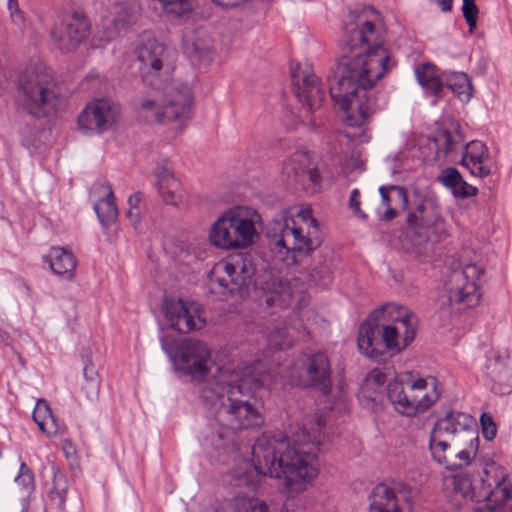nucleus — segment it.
I'll use <instances>...</instances> for the list:
<instances>
[{"label":"nucleus","mask_w":512,"mask_h":512,"mask_svg":"<svg viewBox=\"0 0 512 512\" xmlns=\"http://www.w3.org/2000/svg\"><path fill=\"white\" fill-rule=\"evenodd\" d=\"M199 391L202 401L214 410V417L201 429L200 444L206 454L221 464L240 456L243 431L264 423L263 406L253 391L264 386L254 366L239 372L220 367Z\"/></svg>","instance_id":"nucleus-1"},{"label":"nucleus","mask_w":512,"mask_h":512,"mask_svg":"<svg viewBox=\"0 0 512 512\" xmlns=\"http://www.w3.org/2000/svg\"><path fill=\"white\" fill-rule=\"evenodd\" d=\"M342 50L335 74L328 77L329 93L344 113L346 125L359 128L375 111L369 90L395 66V61L377 42L371 21L346 29Z\"/></svg>","instance_id":"nucleus-2"},{"label":"nucleus","mask_w":512,"mask_h":512,"mask_svg":"<svg viewBox=\"0 0 512 512\" xmlns=\"http://www.w3.org/2000/svg\"><path fill=\"white\" fill-rule=\"evenodd\" d=\"M252 464L244 463L232 475L231 483L238 488L254 491L262 476L283 478L288 497L304 491L318 475L313 449L301 450L290 445L280 432L263 433L251 447Z\"/></svg>","instance_id":"nucleus-3"},{"label":"nucleus","mask_w":512,"mask_h":512,"mask_svg":"<svg viewBox=\"0 0 512 512\" xmlns=\"http://www.w3.org/2000/svg\"><path fill=\"white\" fill-rule=\"evenodd\" d=\"M417 323V317L404 306L390 303L375 309L359 327L358 350L376 362L393 357L414 341Z\"/></svg>","instance_id":"nucleus-4"},{"label":"nucleus","mask_w":512,"mask_h":512,"mask_svg":"<svg viewBox=\"0 0 512 512\" xmlns=\"http://www.w3.org/2000/svg\"><path fill=\"white\" fill-rule=\"evenodd\" d=\"M273 250L288 264H298L315 252L323 242V233L310 209H301L295 217L286 213L273 219L266 231Z\"/></svg>","instance_id":"nucleus-5"},{"label":"nucleus","mask_w":512,"mask_h":512,"mask_svg":"<svg viewBox=\"0 0 512 512\" xmlns=\"http://www.w3.org/2000/svg\"><path fill=\"white\" fill-rule=\"evenodd\" d=\"M18 89L24 110L36 118L54 115L61 105L60 88L52 70L43 63H36L22 72Z\"/></svg>","instance_id":"nucleus-6"},{"label":"nucleus","mask_w":512,"mask_h":512,"mask_svg":"<svg viewBox=\"0 0 512 512\" xmlns=\"http://www.w3.org/2000/svg\"><path fill=\"white\" fill-rule=\"evenodd\" d=\"M255 266L247 253H240L217 262L208 274L207 293L216 300L244 296L253 282Z\"/></svg>","instance_id":"nucleus-7"},{"label":"nucleus","mask_w":512,"mask_h":512,"mask_svg":"<svg viewBox=\"0 0 512 512\" xmlns=\"http://www.w3.org/2000/svg\"><path fill=\"white\" fill-rule=\"evenodd\" d=\"M161 102L144 100L139 108V117L149 124H162L171 121L185 122L192 116L193 96L191 88L184 83L174 82L163 85Z\"/></svg>","instance_id":"nucleus-8"},{"label":"nucleus","mask_w":512,"mask_h":512,"mask_svg":"<svg viewBox=\"0 0 512 512\" xmlns=\"http://www.w3.org/2000/svg\"><path fill=\"white\" fill-rule=\"evenodd\" d=\"M438 384V380L432 376L409 381L407 385L413 394L408 395L403 383L394 380L387 385V397L397 412L412 417L427 411L436 403L441 394Z\"/></svg>","instance_id":"nucleus-9"},{"label":"nucleus","mask_w":512,"mask_h":512,"mask_svg":"<svg viewBox=\"0 0 512 512\" xmlns=\"http://www.w3.org/2000/svg\"><path fill=\"white\" fill-rule=\"evenodd\" d=\"M160 343L165 353L173 360L175 369L190 377L193 382L200 383L204 380L215 365L210 349L200 340L185 338L180 341L174 352L167 337H161Z\"/></svg>","instance_id":"nucleus-10"},{"label":"nucleus","mask_w":512,"mask_h":512,"mask_svg":"<svg viewBox=\"0 0 512 512\" xmlns=\"http://www.w3.org/2000/svg\"><path fill=\"white\" fill-rule=\"evenodd\" d=\"M405 222L410 232L425 240L441 241L447 236L441 206L434 197H417L412 200Z\"/></svg>","instance_id":"nucleus-11"},{"label":"nucleus","mask_w":512,"mask_h":512,"mask_svg":"<svg viewBox=\"0 0 512 512\" xmlns=\"http://www.w3.org/2000/svg\"><path fill=\"white\" fill-rule=\"evenodd\" d=\"M165 52L166 47L155 39H148L136 48L139 72L144 85L153 89L166 85L171 68L169 64H165Z\"/></svg>","instance_id":"nucleus-12"},{"label":"nucleus","mask_w":512,"mask_h":512,"mask_svg":"<svg viewBox=\"0 0 512 512\" xmlns=\"http://www.w3.org/2000/svg\"><path fill=\"white\" fill-rule=\"evenodd\" d=\"M90 23L84 13L73 11L59 15L50 36L62 51L75 49L89 34Z\"/></svg>","instance_id":"nucleus-13"},{"label":"nucleus","mask_w":512,"mask_h":512,"mask_svg":"<svg viewBox=\"0 0 512 512\" xmlns=\"http://www.w3.org/2000/svg\"><path fill=\"white\" fill-rule=\"evenodd\" d=\"M483 269L476 264H468L463 269L451 273L452 286L447 288L450 305L463 304L467 308L478 305L480 294L476 281L483 274Z\"/></svg>","instance_id":"nucleus-14"},{"label":"nucleus","mask_w":512,"mask_h":512,"mask_svg":"<svg viewBox=\"0 0 512 512\" xmlns=\"http://www.w3.org/2000/svg\"><path fill=\"white\" fill-rule=\"evenodd\" d=\"M120 113L119 104L103 98L88 103L78 116V127L85 133L101 134L111 128Z\"/></svg>","instance_id":"nucleus-15"},{"label":"nucleus","mask_w":512,"mask_h":512,"mask_svg":"<svg viewBox=\"0 0 512 512\" xmlns=\"http://www.w3.org/2000/svg\"><path fill=\"white\" fill-rule=\"evenodd\" d=\"M299 385L316 388L327 394L331 390V365L328 355L318 351L306 355L301 361Z\"/></svg>","instance_id":"nucleus-16"},{"label":"nucleus","mask_w":512,"mask_h":512,"mask_svg":"<svg viewBox=\"0 0 512 512\" xmlns=\"http://www.w3.org/2000/svg\"><path fill=\"white\" fill-rule=\"evenodd\" d=\"M292 89L297 99L310 112L318 110L325 99L320 79L309 70L300 72V65L291 66Z\"/></svg>","instance_id":"nucleus-17"},{"label":"nucleus","mask_w":512,"mask_h":512,"mask_svg":"<svg viewBox=\"0 0 512 512\" xmlns=\"http://www.w3.org/2000/svg\"><path fill=\"white\" fill-rule=\"evenodd\" d=\"M163 312L169 325L180 333H189L200 329L204 323L200 318V309L196 303L187 304L181 299L165 298Z\"/></svg>","instance_id":"nucleus-18"},{"label":"nucleus","mask_w":512,"mask_h":512,"mask_svg":"<svg viewBox=\"0 0 512 512\" xmlns=\"http://www.w3.org/2000/svg\"><path fill=\"white\" fill-rule=\"evenodd\" d=\"M227 221L238 248H246L253 243L257 231L255 224L260 215L247 206H236L226 211Z\"/></svg>","instance_id":"nucleus-19"},{"label":"nucleus","mask_w":512,"mask_h":512,"mask_svg":"<svg viewBox=\"0 0 512 512\" xmlns=\"http://www.w3.org/2000/svg\"><path fill=\"white\" fill-rule=\"evenodd\" d=\"M434 426L439 431H444V434L451 436L452 442L455 443L479 435L475 418L458 410L447 411L444 416L437 419Z\"/></svg>","instance_id":"nucleus-20"},{"label":"nucleus","mask_w":512,"mask_h":512,"mask_svg":"<svg viewBox=\"0 0 512 512\" xmlns=\"http://www.w3.org/2000/svg\"><path fill=\"white\" fill-rule=\"evenodd\" d=\"M326 414L315 415L305 420L293 433L292 441L297 446L311 444L317 451H322V446L328 441Z\"/></svg>","instance_id":"nucleus-21"},{"label":"nucleus","mask_w":512,"mask_h":512,"mask_svg":"<svg viewBox=\"0 0 512 512\" xmlns=\"http://www.w3.org/2000/svg\"><path fill=\"white\" fill-rule=\"evenodd\" d=\"M378 191L381 196V203L386 207V210L379 214L380 220L391 221L409 209L412 201L409 199L408 190L404 186L383 185L379 187Z\"/></svg>","instance_id":"nucleus-22"},{"label":"nucleus","mask_w":512,"mask_h":512,"mask_svg":"<svg viewBox=\"0 0 512 512\" xmlns=\"http://www.w3.org/2000/svg\"><path fill=\"white\" fill-rule=\"evenodd\" d=\"M406 498V493L400 489L380 483L370 494V512H402L400 502Z\"/></svg>","instance_id":"nucleus-23"},{"label":"nucleus","mask_w":512,"mask_h":512,"mask_svg":"<svg viewBox=\"0 0 512 512\" xmlns=\"http://www.w3.org/2000/svg\"><path fill=\"white\" fill-rule=\"evenodd\" d=\"M485 385L492 393L505 396L512 392V367L504 364L499 357L487 365Z\"/></svg>","instance_id":"nucleus-24"},{"label":"nucleus","mask_w":512,"mask_h":512,"mask_svg":"<svg viewBox=\"0 0 512 512\" xmlns=\"http://www.w3.org/2000/svg\"><path fill=\"white\" fill-rule=\"evenodd\" d=\"M292 293L287 281L271 277L260 288L259 301L267 308L284 309L291 303Z\"/></svg>","instance_id":"nucleus-25"},{"label":"nucleus","mask_w":512,"mask_h":512,"mask_svg":"<svg viewBox=\"0 0 512 512\" xmlns=\"http://www.w3.org/2000/svg\"><path fill=\"white\" fill-rule=\"evenodd\" d=\"M489 153L487 146L479 140H473L465 146V151L461 159V165L467 167L471 174L484 178L491 172L487 164Z\"/></svg>","instance_id":"nucleus-26"},{"label":"nucleus","mask_w":512,"mask_h":512,"mask_svg":"<svg viewBox=\"0 0 512 512\" xmlns=\"http://www.w3.org/2000/svg\"><path fill=\"white\" fill-rule=\"evenodd\" d=\"M43 261L48 264L53 274L69 281L74 278L77 259L72 252L62 247H52L43 257Z\"/></svg>","instance_id":"nucleus-27"},{"label":"nucleus","mask_w":512,"mask_h":512,"mask_svg":"<svg viewBox=\"0 0 512 512\" xmlns=\"http://www.w3.org/2000/svg\"><path fill=\"white\" fill-rule=\"evenodd\" d=\"M437 181L457 199H468L478 193L477 187L467 183L455 167L442 169L437 176Z\"/></svg>","instance_id":"nucleus-28"},{"label":"nucleus","mask_w":512,"mask_h":512,"mask_svg":"<svg viewBox=\"0 0 512 512\" xmlns=\"http://www.w3.org/2000/svg\"><path fill=\"white\" fill-rule=\"evenodd\" d=\"M415 76L420 86L436 98L442 97L444 88L443 73H440L438 68L431 63H422L415 67Z\"/></svg>","instance_id":"nucleus-29"},{"label":"nucleus","mask_w":512,"mask_h":512,"mask_svg":"<svg viewBox=\"0 0 512 512\" xmlns=\"http://www.w3.org/2000/svg\"><path fill=\"white\" fill-rule=\"evenodd\" d=\"M157 187L160 196L166 204L176 205L180 195L181 183L165 166H158L156 173Z\"/></svg>","instance_id":"nucleus-30"},{"label":"nucleus","mask_w":512,"mask_h":512,"mask_svg":"<svg viewBox=\"0 0 512 512\" xmlns=\"http://www.w3.org/2000/svg\"><path fill=\"white\" fill-rule=\"evenodd\" d=\"M439 431L436 426L433 429L429 437V450L432 458L439 464L445 465L447 469L456 467V463L449 459L448 452L451 450V436Z\"/></svg>","instance_id":"nucleus-31"},{"label":"nucleus","mask_w":512,"mask_h":512,"mask_svg":"<svg viewBox=\"0 0 512 512\" xmlns=\"http://www.w3.org/2000/svg\"><path fill=\"white\" fill-rule=\"evenodd\" d=\"M209 239L215 247L220 249L228 250L238 248L229 226V221H227L226 212L223 213L212 225L209 233Z\"/></svg>","instance_id":"nucleus-32"},{"label":"nucleus","mask_w":512,"mask_h":512,"mask_svg":"<svg viewBox=\"0 0 512 512\" xmlns=\"http://www.w3.org/2000/svg\"><path fill=\"white\" fill-rule=\"evenodd\" d=\"M101 188L104 189L105 195L98 202L94 203L93 207L100 223L105 227H109L115 222L118 210L111 186L105 183L101 185Z\"/></svg>","instance_id":"nucleus-33"},{"label":"nucleus","mask_w":512,"mask_h":512,"mask_svg":"<svg viewBox=\"0 0 512 512\" xmlns=\"http://www.w3.org/2000/svg\"><path fill=\"white\" fill-rule=\"evenodd\" d=\"M32 417L39 429L49 437L58 433L59 424L45 400L37 401Z\"/></svg>","instance_id":"nucleus-34"},{"label":"nucleus","mask_w":512,"mask_h":512,"mask_svg":"<svg viewBox=\"0 0 512 512\" xmlns=\"http://www.w3.org/2000/svg\"><path fill=\"white\" fill-rule=\"evenodd\" d=\"M52 488L48 492L51 504L63 512L67 499L68 481L66 475L57 467L52 466Z\"/></svg>","instance_id":"nucleus-35"},{"label":"nucleus","mask_w":512,"mask_h":512,"mask_svg":"<svg viewBox=\"0 0 512 512\" xmlns=\"http://www.w3.org/2000/svg\"><path fill=\"white\" fill-rule=\"evenodd\" d=\"M432 140L437 149V156L442 153L444 156L454 152L463 142V136L459 131L450 132L445 128L435 130Z\"/></svg>","instance_id":"nucleus-36"},{"label":"nucleus","mask_w":512,"mask_h":512,"mask_svg":"<svg viewBox=\"0 0 512 512\" xmlns=\"http://www.w3.org/2000/svg\"><path fill=\"white\" fill-rule=\"evenodd\" d=\"M163 12L173 19H185L194 8L195 0H158Z\"/></svg>","instance_id":"nucleus-37"},{"label":"nucleus","mask_w":512,"mask_h":512,"mask_svg":"<svg viewBox=\"0 0 512 512\" xmlns=\"http://www.w3.org/2000/svg\"><path fill=\"white\" fill-rule=\"evenodd\" d=\"M268 345L273 349L285 350L292 347L293 337L290 328L285 325H276L267 332Z\"/></svg>","instance_id":"nucleus-38"},{"label":"nucleus","mask_w":512,"mask_h":512,"mask_svg":"<svg viewBox=\"0 0 512 512\" xmlns=\"http://www.w3.org/2000/svg\"><path fill=\"white\" fill-rule=\"evenodd\" d=\"M444 86H447L453 94L460 99H462L463 96H466L467 100H469L471 97V83L465 73H453L450 76L445 75Z\"/></svg>","instance_id":"nucleus-39"},{"label":"nucleus","mask_w":512,"mask_h":512,"mask_svg":"<svg viewBox=\"0 0 512 512\" xmlns=\"http://www.w3.org/2000/svg\"><path fill=\"white\" fill-rule=\"evenodd\" d=\"M455 445L460 446L461 444L464 446L462 449L457 451L454 454V457L460 460L459 466L468 465L472 461V459L476 456L479 449V435L475 438L470 437L466 439L460 440L459 443H455ZM458 466V464H456Z\"/></svg>","instance_id":"nucleus-40"},{"label":"nucleus","mask_w":512,"mask_h":512,"mask_svg":"<svg viewBox=\"0 0 512 512\" xmlns=\"http://www.w3.org/2000/svg\"><path fill=\"white\" fill-rule=\"evenodd\" d=\"M320 256L319 264L310 267L308 276L309 281L315 285L325 286L331 280V267L326 259Z\"/></svg>","instance_id":"nucleus-41"},{"label":"nucleus","mask_w":512,"mask_h":512,"mask_svg":"<svg viewBox=\"0 0 512 512\" xmlns=\"http://www.w3.org/2000/svg\"><path fill=\"white\" fill-rule=\"evenodd\" d=\"M186 52L192 63H209L213 58L211 45L198 41L192 42L188 45L186 47Z\"/></svg>","instance_id":"nucleus-42"},{"label":"nucleus","mask_w":512,"mask_h":512,"mask_svg":"<svg viewBox=\"0 0 512 512\" xmlns=\"http://www.w3.org/2000/svg\"><path fill=\"white\" fill-rule=\"evenodd\" d=\"M7 9L11 23L21 34H24L28 26V21L25 12L19 6L18 0H8Z\"/></svg>","instance_id":"nucleus-43"},{"label":"nucleus","mask_w":512,"mask_h":512,"mask_svg":"<svg viewBox=\"0 0 512 512\" xmlns=\"http://www.w3.org/2000/svg\"><path fill=\"white\" fill-rule=\"evenodd\" d=\"M16 484L25 492L27 495H31L35 490V478L33 471L26 465L25 462H21L19 467V473L15 477Z\"/></svg>","instance_id":"nucleus-44"},{"label":"nucleus","mask_w":512,"mask_h":512,"mask_svg":"<svg viewBox=\"0 0 512 512\" xmlns=\"http://www.w3.org/2000/svg\"><path fill=\"white\" fill-rule=\"evenodd\" d=\"M235 508L238 512H268L266 503L253 497H237Z\"/></svg>","instance_id":"nucleus-45"},{"label":"nucleus","mask_w":512,"mask_h":512,"mask_svg":"<svg viewBox=\"0 0 512 512\" xmlns=\"http://www.w3.org/2000/svg\"><path fill=\"white\" fill-rule=\"evenodd\" d=\"M461 10L463 13V17L468 25L469 31L473 32V30L477 26V18L479 14V9L476 5V0H463Z\"/></svg>","instance_id":"nucleus-46"},{"label":"nucleus","mask_w":512,"mask_h":512,"mask_svg":"<svg viewBox=\"0 0 512 512\" xmlns=\"http://www.w3.org/2000/svg\"><path fill=\"white\" fill-rule=\"evenodd\" d=\"M454 490L464 498H473L472 480L467 475H456L453 478Z\"/></svg>","instance_id":"nucleus-47"},{"label":"nucleus","mask_w":512,"mask_h":512,"mask_svg":"<svg viewBox=\"0 0 512 512\" xmlns=\"http://www.w3.org/2000/svg\"><path fill=\"white\" fill-rule=\"evenodd\" d=\"M480 424L482 427L483 437L487 441H491L496 437L497 434V425L494 422L493 417L489 413H482L480 416Z\"/></svg>","instance_id":"nucleus-48"},{"label":"nucleus","mask_w":512,"mask_h":512,"mask_svg":"<svg viewBox=\"0 0 512 512\" xmlns=\"http://www.w3.org/2000/svg\"><path fill=\"white\" fill-rule=\"evenodd\" d=\"M141 201V193H135L128 198L129 208L127 210V218L132 225H136L140 220L139 203Z\"/></svg>","instance_id":"nucleus-49"},{"label":"nucleus","mask_w":512,"mask_h":512,"mask_svg":"<svg viewBox=\"0 0 512 512\" xmlns=\"http://www.w3.org/2000/svg\"><path fill=\"white\" fill-rule=\"evenodd\" d=\"M100 381L85 382L81 390L84 392L86 398L90 401H95L100 392Z\"/></svg>","instance_id":"nucleus-50"},{"label":"nucleus","mask_w":512,"mask_h":512,"mask_svg":"<svg viewBox=\"0 0 512 512\" xmlns=\"http://www.w3.org/2000/svg\"><path fill=\"white\" fill-rule=\"evenodd\" d=\"M359 197H360V192L357 188L353 189L350 193V197H349V206L350 208L353 210V212L362 217V218H366L367 215L365 213H363V211L361 210L360 208V200H359Z\"/></svg>","instance_id":"nucleus-51"},{"label":"nucleus","mask_w":512,"mask_h":512,"mask_svg":"<svg viewBox=\"0 0 512 512\" xmlns=\"http://www.w3.org/2000/svg\"><path fill=\"white\" fill-rule=\"evenodd\" d=\"M495 493L499 494L503 501L510 500L512 498V484L507 483L503 478L497 483Z\"/></svg>","instance_id":"nucleus-52"},{"label":"nucleus","mask_w":512,"mask_h":512,"mask_svg":"<svg viewBox=\"0 0 512 512\" xmlns=\"http://www.w3.org/2000/svg\"><path fill=\"white\" fill-rule=\"evenodd\" d=\"M83 377L85 382L100 381L98 372L96 371L93 363L86 361L83 368Z\"/></svg>","instance_id":"nucleus-53"},{"label":"nucleus","mask_w":512,"mask_h":512,"mask_svg":"<svg viewBox=\"0 0 512 512\" xmlns=\"http://www.w3.org/2000/svg\"><path fill=\"white\" fill-rule=\"evenodd\" d=\"M301 174L303 176H307L309 181L312 183V184H319L320 181H321V175H320V172L318 170V168L314 167V168H310V169H307L306 171L305 170H301Z\"/></svg>","instance_id":"nucleus-54"},{"label":"nucleus","mask_w":512,"mask_h":512,"mask_svg":"<svg viewBox=\"0 0 512 512\" xmlns=\"http://www.w3.org/2000/svg\"><path fill=\"white\" fill-rule=\"evenodd\" d=\"M134 21H135L134 16L131 13H128V12L126 13L125 17L120 18V16H118V18L115 20L117 26L119 25L118 24L119 22H122L121 27H125L126 25H130Z\"/></svg>","instance_id":"nucleus-55"},{"label":"nucleus","mask_w":512,"mask_h":512,"mask_svg":"<svg viewBox=\"0 0 512 512\" xmlns=\"http://www.w3.org/2000/svg\"><path fill=\"white\" fill-rule=\"evenodd\" d=\"M377 370H373L372 376L374 377V380L378 383H382L383 375L380 372H376Z\"/></svg>","instance_id":"nucleus-56"},{"label":"nucleus","mask_w":512,"mask_h":512,"mask_svg":"<svg viewBox=\"0 0 512 512\" xmlns=\"http://www.w3.org/2000/svg\"><path fill=\"white\" fill-rule=\"evenodd\" d=\"M64 450H65L66 454H68L70 452V450H74L71 441H65Z\"/></svg>","instance_id":"nucleus-57"},{"label":"nucleus","mask_w":512,"mask_h":512,"mask_svg":"<svg viewBox=\"0 0 512 512\" xmlns=\"http://www.w3.org/2000/svg\"><path fill=\"white\" fill-rule=\"evenodd\" d=\"M214 3H217L219 5H223L224 3L222 2V0H212Z\"/></svg>","instance_id":"nucleus-58"}]
</instances>
